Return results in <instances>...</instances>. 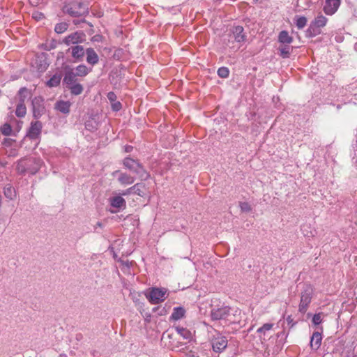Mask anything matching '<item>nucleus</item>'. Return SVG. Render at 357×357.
Instances as JSON below:
<instances>
[{"mask_svg":"<svg viewBox=\"0 0 357 357\" xmlns=\"http://www.w3.org/2000/svg\"><path fill=\"white\" fill-rule=\"evenodd\" d=\"M123 165L126 169L137 174L142 181H145L149 177L144 167L137 160L130 157L123 159Z\"/></svg>","mask_w":357,"mask_h":357,"instance_id":"obj_1","label":"nucleus"},{"mask_svg":"<svg viewBox=\"0 0 357 357\" xmlns=\"http://www.w3.org/2000/svg\"><path fill=\"white\" fill-rule=\"evenodd\" d=\"M43 161L40 158L24 159L17 165V170L21 173L28 172L31 174H36L40 168Z\"/></svg>","mask_w":357,"mask_h":357,"instance_id":"obj_2","label":"nucleus"},{"mask_svg":"<svg viewBox=\"0 0 357 357\" xmlns=\"http://www.w3.org/2000/svg\"><path fill=\"white\" fill-rule=\"evenodd\" d=\"M63 11L71 17H79L88 13V8L82 2L73 1L64 6Z\"/></svg>","mask_w":357,"mask_h":357,"instance_id":"obj_3","label":"nucleus"},{"mask_svg":"<svg viewBox=\"0 0 357 357\" xmlns=\"http://www.w3.org/2000/svg\"><path fill=\"white\" fill-rule=\"evenodd\" d=\"M213 304L211 305V317L212 320H227L229 322L236 321L235 319H231L230 318V308L228 306L221 305V306H214Z\"/></svg>","mask_w":357,"mask_h":357,"instance_id":"obj_4","label":"nucleus"},{"mask_svg":"<svg viewBox=\"0 0 357 357\" xmlns=\"http://www.w3.org/2000/svg\"><path fill=\"white\" fill-rule=\"evenodd\" d=\"M167 291L164 289L153 287L147 290L145 294L146 298L152 304H158L165 301Z\"/></svg>","mask_w":357,"mask_h":357,"instance_id":"obj_5","label":"nucleus"},{"mask_svg":"<svg viewBox=\"0 0 357 357\" xmlns=\"http://www.w3.org/2000/svg\"><path fill=\"white\" fill-rule=\"evenodd\" d=\"M313 294V289L310 285H305L301 295V301L299 304V311L305 313L311 302Z\"/></svg>","mask_w":357,"mask_h":357,"instance_id":"obj_6","label":"nucleus"},{"mask_svg":"<svg viewBox=\"0 0 357 357\" xmlns=\"http://www.w3.org/2000/svg\"><path fill=\"white\" fill-rule=\"evenodd\" d=\"M195 340L192 332L186 328H180V347L185 344L186 349L193 347Z\"/></svg>","mask_w":357,"mask_h":357,"instance_id":"obj_7","label":"nucleus"},{"mask_svg":"<svg viewBox=\"0 0 357 357\" xmlns=\"http://www.w3.org/2000/svg\"><path fill=\"white\" fill-rule=\"evenodd\" d=\"M33 116L35 119L40 118L45 113L44 99L41 97H36L32 100Z\"/></svg>","mask_w":357,"mask_h":357,"instance_id":"obj_8","label":"nucleus"},{"mask_svg":"<svg viewBox=\"0 0 357 357\" xmlns=\"http://www.w3.org/2000/svg\"><path fill=\"white\" fill-rule=\"evenodd\" d=\"M246 39V36L241 26H236L232 29L231 33L229 34V42L235 41L237 43H243Z\"/></svg>","mask_w":357,"mask_h":357,"instance_id":"obj_9","label":"nucleus"},{"mask_svg":"<svg viewBox=\"0 0 357 357\" xmlns=\"http://www.w3.org/2000/svg\"><path fill=\"white\" fill-rule=\"evenodd\" d=\"M113 176H116L118 181L123 185L132 184L135 182V177L131 175L122 172L119 170H116L112 173Z\"/></svg>","mask_w":357,"mask_h":357,"instance_id":"obj_10","label":"nucleus"},{"mask_svg":"<svg viewBox=\"0 0 357 357\" xmlns=\"http://www.w3.org/2000/svg\"><path fill=\"white\" fill-rule=\"evenodd\" d=\"M43 125L39 121H32L27 136L31 139H38L42 131Z\"/></svg>","mask_w":357,"mask_h":357,"instance_id":"obj_11","label":"nucleus"},{"mask_svg":"<svg viewBox=\"0 0 357 357\" xmlns=\"http://www.w3.org/2000/svg\"><path fill=\"white\" fill-rule=\"evenodd\" d=\"M84 40V34L82 31H76L66 36L63 42L67 45H74L82 43Z\"/></svg>","mask_w":357,"mask_h":357,"instance_id":"obj_12","label":"nucleus"},{"mask_svg":"<svg viewBox=\"0 0 357 357\" xmlns=\"http://www.w3.org/2000/svg\"><path fill=\"white\" fill-rule=\"evenodd\" d=\"M340 6V0H326L324 6V11L328 15H332L336 13Z\"/></svg>","mask_w":357,"mask_h":357,"instance_id":"obj_13","label":"nucleus"},{"mask_svg":"<svg viewBox=\"0 0 357 357\" xmlns=\"http://www.w3.org/2000/svg\"><path fill=\"white\" fill-rule=\"evenodd\" d=\"M227 346V340L225 337L218 335L212 340V347L215 352L222 351Z\"/></svg>","mask_w":357,"mask_h":357,"instance_id":"obj_14","label":"nucleus"},{"mask_svg":"<svg viewBox=\"0 0 357 357\" xmlns=\"http://www.w3.org/2000/svg\"><path fill=\"white\" fill-rule=\"evenodd\" d=\"M68 51H71L72 56L78 61H82L85 54L84 49L81 45L72 46Z\"/></svg>","mask_w":357,"mask_h":357,"instance_id":"obj_15","label":"nucleus"},{"mask_svg":"<svg viewBox=\"0 0 357 357\" xmlns=\"http://www.w3.org/2000/svg\"><path fill=\"white\" fill-rule=\"evenodd\" d=\"M85 52L86 54V61L88 63L93 66L98 63V56L93 48H87Z\"/></svg>","mask_w":357,"mask_h":357,"instance_id":"obj_16","label":"nucleus"},{"mask_svg":"<svg viewBox=\"0 0 357 357\" xmlns=\"http://www.w3.org/2000/svg\"><path fill=\"white\" fill-rule=\"evenodd\" d=\"M322 337L320 333L314 332L310 340V346L312 349L317 350L321 346Z\"/></svg>","mask_w":357,"mask_h":357,"instance_id":"obj_17","label":"nucleus"},{"mask_svg":"<svg viewBox=\"0 0 357 357\" xmlns=\"http://www.w3.org/2000/svg\"><path fill=\"white\" fill-rule=\"evenodd\" d=\"M70 103L68 101L59 100L54 105V108L63 114H68L70 112Z\"/></svg>","mask_w":357,"mask_h":357,"instance_id":"obj_18","label":"nucleus"},{"mask_svg":"<svg viewBox=\"0 0 357 357\" xmlns=\"http://www.w3.org/2000/svg\"><path fill=\"white\" fill-rule=\"evenodd\" d=\"M109 202L112 206L117 208L126 207V200L120 195L114 196L109 199Z\"/></svg>","mask_w":357,"mask_h":357,"instance_id":"obj_19","label":"nucleus"},{"mask_svg":"<svg viewBox=\"0 0 357 357\" xmlns=\"http://www.w3.org/2000/svg\"><path fill=\"white\" fill-rule=\"evenodd\" d=\"M328 19L322 14H319L314 20L312 22L311 26H314L316 28L324 27L326 25Z\"/></svg>","mask_w":357,"mask_h":357,"instance_id":"obj_20","label":"nucleus"},{"mask_svg":"<svg viewBox=\"0 0 357 357\" xmlns=\"http://www.w3.org/2000/svg\"><path fill=\"white\" fill-rule=\"evenodd\" d=\"M76 77L74 70L73 69H70L66 72L63 82L68 85H70L75 84L76 82Z\"/></svg>","mask_w":357,"mask_h":357,"instance_id":"obj_21","label":"nucleus"},{"mask_svg":"<svg viewBox=\"0 0 357 357\" xmlns=\"http://www.w3.org/2000/svg\"><path fill=\"white\" fill-rule=\"evenodd\" d=\"M278 41L281 44L289 45L293 42V38L287 31H282L278 36Z\"/></svg>","mask_w":357,"mask_h":357,"instance_id":"obj_22","label":"nucleus"},{"mask_svg":"<svg viewBox=\"0 0 357 357\" xmlns=\"http://www.w3.org/2000/svg\"><path fill=\"white\" fill-rule=\"evenodd\" d=\"M174 331H175L176 333H178V326L172 327L171 329L165 332L162 334V340H169V343L171 344V345H173L174 341L175 340H173L172 342L171 340L173 339L172 336L174 335Z\"/></svg>","mask_w":357,"mask_h":357,"instance_id":"obj_23","label":"nucleus"},{"mask_svg":"<svg viewBox=\"0 0 357 357\" xmlns=\"http://www.w3.org/2000/svg\"><path fill=\"white\" fill-rule=\"evenodd\" d=\"M278 50L280 52V55L282 58H289L290 56L291 51L292 50V47H290L289 45L281 44L278 48Z\"/></svg>","mask_w":357,"mask_h":357,"instance_id":"obj_24","label":"nucleus"},{"mask_svg":"<svg viewBox=\"0 0 357 357\" xmlns=\"http://www.w3.org/2000/svg\"><path fill=\"white\" fill-rule=\"evenodd\" d=\"M29 96L30 92L26 88H21L17 93L18 103L24 104V101L28 98V97H29Z\"/></svg>","mask_w":357,"mask_h":357,"instance_id":"obj_25","label":"nucleus"},{"mask_svg":"<svg viewBox=\"0 0 357 357\" xmlns=\"http://www.w3.org/2000/svg\"><path fill=\"white\" fill-rule=\"evenodd\" d=\"M89 73V70L85 65H79L75 68V75L79 77L86 76Z\"/></svg>","mask_w":357,"mask_h":357,"instance_id":"obj_26","label":"nucleus"},{"mask_svg":"<svg viewBox=\"0 0 357 357\" xmlns=\"http://www.w3.org/2000/svg\"><path fill=\"white\" fill-rule=\"evenodd\" d=\"M26 114V108L24 104L17 103L15 114L18 117H24Z\"/></svg>","mask_w":357,"mask_h":357,"instance_id":"obj_27","label":"nucleus"},{"mask_svg":"<svg viewBox=\"0 0 357 357\" xmlns=\"http://www.w3.org/2000/svg\"><path fill=\"white\" fill-rule=\"evenodd\" d=\"M69 89H70L71 93L74 95H79L83 91V86L80 84H75L69 85Z\"/></svg>","mask_w":357,"mask_h":357,"instance_id":"obj_28","label":"nucleus"},{"mask_svg":"<svg viewBox=\"0 0 357 357\" xmlns=\"http://www.w3.org/2000/svg\"><path fill=\"white\" fill-rule=\"evenodd\" d=\"M196 352L192 351L190 347L189 349L180 348V357H195Z\"/></svg>","mask_w":357,"mask_h":357,"instance_id":"obj_29","label":"nucleus"},{"mask_svg":"<svg viewBox=\"0 0 357 357\" xmlns=\"http://www.w3.org/2000/svg\"><path fill=\"white\" fill-rule=\"evenodd\" d=\"M61 77L60 75H54L47 82V86L50 87H54L60 84Z\"/></svg>","mask_w":357,"mask_h":357,"instance_id":"obj_30","label":"nucleus"},{"mask_svg":"<svg viewBox=\"0 0 357 357\" xmlns=\"http://www.w3.org/2000/svg\"><path fill=\"white\" fill-rule=\"evenodd\" d=\"M295 23L298 29H303L307 24V18L304 16H297Z\"/></svg>","mask_w":357,"mask_h":357,"instance_id":"obj_31","label":"nucleus"},{"mask_svg":"<svg viewBox=\"0 0 357 357\" xmlns=\"http://www.w3.org/2000/svg\"><path fill=\"white\" fill-rule=\"evenodd\" d=\"M68 27V24L67 23L61 22V23L56 24L54 31L57 33H62L67 30Z\"/></svg>","mask_w":357,"mask_h":357,"instance_id":"obj_32","label":"nucleus"},{"mask_svg":"<svg viewBox=\"0 0 357 357\" xmlns=\"http://www.w3.org/2000/svg\"><path fill=\"white\" fill-rule=\"evenodd\" d=\"M1 132L5 136L10 135V134L12 132V128H11L10 125L8 123H4L1 127Z\"/></svg>","mask_w":357,"mask_h":357,"instance_id":"obj_33","label":"nucleus"},{"mask_svg":"<svg viewBox=\"0 0 357 357\" xmlns=\"http://www.w3.org/2000/svg\"><path fill=\"white\" fill-rule=\"evenodd\" d=\"M15 194V189L12 186H8L4 188V195L6 197L12 199Z\"/></svg>","mask_w":357,"mask_h":357,"instance_id":"obj_34","label":"nucleus"},{"mask_svg":"<svg viewBox=\"0 0 357 357\" xmlns=\"http://www.w3.org/2000/svg\"><path fill=\"white\" fill-rule=\"evenodd\" d=\"M218 75L222 78H227L229 75V70L227 67H221L218 70Z\"/></svg>","mask_w":357,"mask_h":357,"instance_id":"obj_35","label":"nucleus"},{"mask_svg":"<svg viewBox=\"0 0 357 357\" xmlns=\"http://www.w3.org/2000/svg\"><path fill=\"white\" fill-rule=\"evenodd\" d=\"M144 187V185L142 183H136L133 185V188H135V190H133V193L136 194L139 196L143 197L144 192L142 191L141 188Z\"/></svg>","mask_w":357,"mask_h":357,"instance_id":"obj_36","label":"nucleus"},{"mask_svg":"<svg viewBox=\"0 0 357 357\" xmlns=\"http://www.w3.org/2000/svg\"><path fill=\"white\" fill-rule=\"evenodd\" d=\"M273 327V324H265L261 327L257 329L258 333H264L265 331H268L271 329Z\"/></svg>","mask_w":357,"mask_h":357,"instance_id":"obj_37","label":"nucleus"},{"mask_svg":"<svg viewBox=\"0 0 357 357\" xmlns=\"http://www.w3.org/2000/svg\"><path fill=\"white\" fill-rule=\"evenodd\" d=\"M239 205L241 211L243 212H249L252 209L250 205L248 202H241Z\"/></svg>","mask_w":357,"mask_h":357,"instance_id":"obj_38","label":"nucleus"},{"mask_svg":"<svg viewBox=\"0 0 357 357\" xmlns=\"http://www.w3.org/2000/svg\"><path fill=\"white\" fill-rule=\"evenodd\" d=\"M321 321H322L321 314V313L315 314L312 318V323L314 325H319V324L321 323Z\"/></svg>","mask_w":357,"mask_h":357,"instance_id":"obj_39","label":"nucleus"},{"mask_svg":"<svg viewBox=\"0 0 357 357\" xmlns=\"http://www.w3.org/2000/svg\"><path fill=\"white\" fill-rule=\"evenodd\" d=\"M135 188H133V186H132L131 188H129L123 190L121 192V195L126 196V195H130V194L133 193V190H135Z\"/></svg>","mask_w":357,"mask_h":357,"instance_id":"obj_40","label":"nucleus"},{"mask_svg":"<svg viewBox=\"0 0 357 357\" xmlns=\"http://www.w3.org/2000/svg\"><path fill=\"white\" fill-rule=\"evenodd\" d=\"M107 98L110 102H115L116 100V96L114 92H109L107 94Z\"/></svg>","mask_w":357,"mask_h":357,"instance_id":"obj_41","label":"nucleus"},{"mask_svg":"<svg viewBox=\"0 0 357 357\" xmlns=\"http://www.w3.org/2000/svg\"><path fill=\"white\" fill-rule=\"evenodd\" d=\"M33 17L35 18L36 20H39L40 19H43L44 16L43 13L36 11L33 13Z\"/></svg>","mask_w":357,"mask_h":357,"instance_id":"obj_42","label":"nucleus"},{"mask_svg":"<svg viewBox=\"0 0 357 357\" xmlns=\"http://www.w3.org/2000/svg\"><path fill=\"white\" fill-rule=\"evenodd\" d=\"M172 317L175 320L178 319V307L174 308V312L172 314Z\"/></svg>","mask_w":357,"mask_h":357,"instance_id":"obj_43","label":"nucleus"},{"mask_svg":"<svg viewBox=\"0 0 357 357\" xmlns=\"http://www.w3.org/2000/svg\"><path fill=\"white\" fill-rule=\"evenodd\" d=\"M121 108V104L119 102H114L112 105V109L114 111H119Z\"/></svg>","mask_w":357,"mask_h":357,"instance_id":"obj_44","label":"nucleus"},{"mask_svg":"<svg viewBox=\"0 0 357 357\" xmlns=\"http://www.w3.org/2000/svg\"><path fill=\"white\" fill-rule=\"evenodd\" d=\"M133 149V147L130 145H126L124 146V151L126 153L131 152Z\"/></svg>","mask_w":357,"mask_h":357,"instance_id":"obj_45","label":"nucleus"},{"mask_svg":"<svg viewBox=\"0 0 357 357\" xmlns=\"http://www.w3.org/2000/svg\"><path fill=\"white\" fill-rule=\"evenodd\" d=\"M179 312H180V319H181L182 317H184L185 311L183 308L180 307Z\"/></svg>","mask_w":357,"mask_h":357,"instance_id":"obj_46","label":"nucleus"},{"mask_svg":"<svg viewBox=\"0 0 357 357\" xmlns=\"http://www.w3.org/2000/svg\"><path fill=\"white\" fill-rule=\"evenodd\" d=\"M102 226H103V225L101 222H98L96 223V225L95 226V229H96L97 227L102 228Z\"/></svg>","mask_w":357,"mask_h":357,"instance_id":"obj_47","label":"nucleus"},{"mask_svg":"<svg viewBox=\"0 0 357 357\" xmlns=\"http://www.w3.org/2000/svg\"><path fill=\"white\" fill-rule=\"evenodd\" d=\"M59 357H68L67 355L66 354H61L59 355Z\"/></svg>","mask_w":357,"mask_h":357,"instance_id":"obj_48","label":"nucleus"},{"mask_svg":"<svg viewBox=\"0 0 357 357\" xmlns=\"http://www.w3.org/2000/svg\"><path fill=\"white\" fill-rule=\"evenodd\" d=\"M73 22L75 24H77V23H78V22L77 20H74Z\"/></svg>","mask_w":357,"mask_h":357,"instance_id":"obj_49","label":"nucleus"},{"mask_svg":"<svg viewBox=\"0 0 357 357\" xmlns=\"http://www.w3.org/2000/svg\"><path fill=\"white\" fill-rule=\"evenodd\" d=\"M237 312H238V310H235V313H237Z\"/></svg>","mask_w":357,"mask_h":357,"instance_id":"obj_50","label":"nucleus"}]
</instances>
